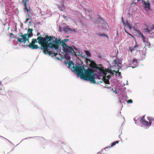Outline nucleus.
Instances as JSON below:
<instances>
[{
	"label": "nucleus",
	"instance_id": "nucleus-1",
	"mask_svg": "<svg viewBox=\"0 0 154 154\" xmlns=\"http://www.w3.org/2000/svg\"><path fill=\"white\" fill-rule=\"evenodd\" d=\"M37 42L41 45L40 49L43 50V52L44 54H47L48 53L52 57H56L57 54L52 51H50L48 48H53L57 52H58L59 51L58 45L59 44L63 47L64 53L75 56L79 55L80 54L77 49L74 48L75 50V51L71 46H68L63 40L61 41L60 39H57V38L52 36H48V35H46L45 37H42L41 35V36L38 37L36 39H32L31 43L26 45L32 49H37L39 48L37 45L35 44Z\"/></svg>",
	"mask_w": 154,
	"mask_h": 154
},
{
	"label": "nucleus",
	"instance_id": "nucleus-2",
	"mask_svg": "<svg viewBox=\"0 0 154 154\" xmlns=\"http://www.w3.org/2000/svg\"><path fill=\"white\" fill-rule=\"evenodd\" d=\"M72 68L74 72L77 75L80 76L81 79L89 81L93 83H96L94 71L92 69L88 68L85 69L83 66L80 65L76 66V67L73 66Z\"/></svg>",
	"mask_w": 154,
	"mask_h": 154
},
{
	"label": "nucleus",
	"instance_id": "nucleus-3",
	"mask_svg": "<svg viewBox=\"0 0 154 154\" xmlns=\"http://www.w3.org/2000/svg\"><path fill=\"white\" fill-rule=\"evenodd\" d=\"M32 29L29 28L28 30V33L23 34V33H19V36L22 38H17V42H23L25 43L26 41H27L29 43V38L33 36V34L32 33L33 31Z\"/></svg>",
	"mask_w": 154,
	"mask_h": 154
},
{
	"label": "nucleus",
	"instance_id": "nucleus-4",
	"mask_svg": "<svg viewBox=\"0 0 154 154\" xmlns=\"http://www.w3.org/2000/svg\"><path fill=\"white\" fill-rule=\"evenodd\" d=\"M145 116V115H144L141 118L140 120V122L145 126H150L152 122H154V119L150 117H148L147 119L149 121L148 122L144 119Z\"/></svg>",
	"mask_w": 154,
	"mask_h": 154
},
{
	"label": "nucleus",
	"instance_id": "nucleus-5",
	"mask_svg": "<svg viewBox=\"0 0 154 154\" xmlns=\"http://www.w3.org/2000/svg\"><path fill=\"white\" fill-rule=\"evenodd\" d=\"M95 68L103 72V75L105 76H106V75H107V73H111V70H110L107 69L104 70L103 67H99L97 65Z\"/></svg>",
	"mask_w": 154,
	"mask_h": 154
},
{
	"label": "nucleus",
	"instance_id": "nucleus-6",
	"mask_svg": "<svg viewBox=\"0 0 154 154\" xmlns=\"http://www.w3.org/2000/svg\"><path fill=\"white\" fill-rule=\"evenodd\" d=\"M142 40L143 41V42L144 43L145 48L146 47L149 48L150 46V43L149 41V39L148 38H146L145 37L143 38Z\"/></svg>",
	"mask_w": 154,
	"mask_h": 154
},
{
	"label": "nucleus",
	"instance_id": "nucleus-7",
	"mask_svg": "<svg viewBox=\"0 0 154 154\" xmlns=\"http://www.w3.org/2000/svg\"><path fill=\"white\" fill-rule=\"evenodd\" d=\"M29 0H23L22 2L24 7V10H26L28 13H30V9H28L27 8L26 3Z\"/></svg>",
	"mask_w": 154,
	"mask_h": 154
},
{
	"label": "nucleus",
	"instance_id": "nucleus-8",
	"mask_svg": "<svg viewBox=\"0 0 154 154\" xmlns=\"http://www.w3.org/2000/svg\"><path fill=\"white\" fill-rule=\"evenodd\" d=\"M63 30L65 32H67L69 31L71 32H75V29H71L69 28L68 26H66L64 27Z\"/></svg>",
	"mask_w": 154,
	"mask_h": 154
},
{
	"label": "nucleus",
	"instance_id": "nucleus-9",
	"mask_svg": "<svg viewBox=\"0 0 154 154\" xmlns=\"http://www.w3.org/2000/svg\"><path fill=\"white\" fill-rule=\"evenodd\" d=\"M138 47L139 45L136 44L134 47L131 46L129 47V49L131 52H132V51H136L137 48H138Z\"/></svg>",
	"mask_w": 154,
	"mask_h": 154
},
{
	"label": "nucleus",
	"instance_id": "nucleus-10",
	"mask_svg": "<svg viewBox=\"0 0 154 154\" xmlns=\"http://www.w3.org/2000/svg\"><path fill=\"white\" fill-rule=\"evenodd\" d=\"M104 75V77H106L108 79H106L105 78H104L103 79L104 82L106 84H109V79H110V76L109 75H106V76H105Z\"/></svg>",
	"mask_w": 154,
	"mask_h": 154
},
{
	"label": "nucleus",
	"instance_id": "nucleus-11",
	"mask_svg": "<svg viewBox=\"0 0 154 154\" xmlns=\"http://www.w3.org/2000/svg\"><path fill=\"white\" fill-rule=\"evenodd\" d=\"M143 2L144 3L145 8H148L149 9L151 10V5L150 3L149 2H146L145 1H143Z\"/></svg>",
	"mask_w": 154,
	"mask_h": 154
},
{
	"label": "nucleus",
	"instance_id": "nucleus-12",
	"mask_svg": "<svg viewBox=\"0 0 154 154\" xmlns=\"http://www.w3.org/2000/svg\"><path fill=\"white\" fill-rule=\"evenodd\" d=\"M135 31L137 32L139 35L142 39L144 36L143 35V33L139 29H136Z\"/></svg>",
	"mask_w": 154,
	"mask_h": 154
},
{
	"label": "nucleus",
	"instance_id": "nucleus-13",
	"mask_svg": "<svg viewBox=\"0 0 154 154\" xmlns=\"http://www.w3.org/2000/svg\"><path fill=\"white\" fill-rule=\"evenodd\" d=\"M90 66L92 67L95 68L97 65L94 62L92 61L90 63Z\"/></svg>",
	"mask_w": 154,
	"mask_h": 154
},
{
	"label": "nucleus",
	"instance_id": "nucleus-14",
	"mask_svg": "<svg viewBox=\"0 0 154 154\" xmlns=\"http://www.w3.org/2000/svg\"><path fill=\"white\" fill-rule=\"evenodd\" d=\"M73 64H74L72 61H69L68 63V67L69 68H70L72 67V66H74Z\"/></svg>",
	"mask_w": 154,
	"mask_h": 154
},
{
	"label": "nucleus",
	"instance_id": "nucleus-15",
	"mask_svg": "<svg viewBox=\"0 0 154 154\" xmlns=\"http://www.w3.org/2000/svg\"><path fill=\"white\" fill-rule=\"evenodd\" d=\"M119 143V141H114L112 143L111 146H109V147L110 148L111 147H112L113 146L115 145L116 144H118Z\"/></svg>",
	"mask_w": 154,
	"mask_h": 154
},
{
	"label": "nucleus",
	"instance_id": "nucleus-16",
	"mask_svg": "<svg viewBox=\"0 0 154 154\" xmlns=\"http://www.w3.org/2000/svg\"><path fill=\"white\" fill-rule=\"evenodd\" d=\"M132 63L134 64V65H137V60L135 59H133L132 61Z\"/></svg>",
	"mask_w": 154,
	"mask_h": 154
},
{
	"label": "nucleus",
	"instance_id": "nucleus-17",
	"mask_svg": "<svg viewBox=\"0 0 154 154\" xmlns=\"http://www.w3.org/2000/svg\"><path fill=\"white\" fill-rule=\"evenodd\" d=\"M126 25L128 26L129 28L130 29H132V25L131 24L129 23L128 21L126 22Z\"/></svg>",
	"mask_w": 154,
	"mask_h": 154
},
{
	"label": "nucleus",
	"instance_id": "nucleus-18",
	"mask_svg": "<svg viewBox=\"0 0 154 154\" xmlns=\"http://www.w3.org/2000/svg\"><path fill=\"white\" fill-rule=\"evenodd\" d=\"M115 62L116 64H117V65H118V64L121 65V63H122V61L121 60H115Z\"/></svg>",
	"mask_w": 154,
	"mask_h": 154
},
{
	"label": "nucleus",
	"instance_id": "nucleus-19",
	"mask_svg": "<svg viewBox=\"0 0 154 154\" xmlns=\"http://www.w3.org/2000/svg\"><path fill=\"white\" fill-rule=\"evenodd\" d=\"M27 15H28V17L26 18V20L25 21V23H27L28 21L30 19V14H29V13H28Z\"/></svg>",
	"mask_w": 154,
	"mask_h": 154
},
{
	"label": "nucleus",
	"instance_id": "nucleus-20",
	"mask_svg": "<svg viewBox=\"0 0 154 154\" xmlns=\"http://www.w3.org/2000/svg\"><path fill=\"white\" fill-rule=\"evenodd\" d=\"M85 54L88 57H91V55L90 53L88 51H85Z\"/></svg>",
	"mask_w": 154,
	"mask_h": 154
},
{
	"label": "nucleus",
	"instance_id": "nucleus-21",
	"mask_svg": "<svg viewBox=\"0 0 154 154\" xmlns=\"http://www.w3.org/2000/svg\"><path fill=\"white\" fill-rule=\"evenodd\" d=\"M97 35L100 36H106L107 37V36L105 35V34H98Z\"/></svg>",
	"mask_w": 154,
	"mask_h": 154
},
{
	"label": "nucleus",
	"instance_id": "nucleus-22",
	"mask_svg": "<svg viewBox=\"0 0 154 154\" xmlns=\"http://www.w3.org/2000/svg\"><path fill=\"white\" fill-rule=\"evenodd\" d=\"M65 58L67 59H68L69 60L70 59V57L69 56H68V55L67 54H65Z\"/></svg>",
	"mask_w": 154,
	"mask_h": 154
},
{
	"label": "nucleus",
	"instance_id": "nucleus-23",
	"mask_svg": "<svg viewBox=\"0 0 154 154\" xmlns=\"http://www.w3.org/2000/svg\"><path fill=\"white\" fill-rule=\"evenodd\" d=\"M10 36L11 37H13L14 38H16V36H15V35H14L13 33H10Z\"/></svg>",
	"mask_w": 154,
	"mask_h": 154
},
{
	"label": "nucleus",
	"instance_id": "nucleus-24",
	"mask_svg": "<svg viewBox=\"0 0 154 154\" xmlns=\"http://www.w3.org/2000/svg\"><path fill=\"white\" fill-rule=\"evenodd\" d=\"M133 102V101L131 99L128 100L127 101V103H131Z\"/></svg>",
	"mask_w": 154,
	"mask_h": 154
},
{
	"label": "nucleus",
	"instance_id": "nucleus-25",
	"mask_svg": "<svg viewBox=\"0 0 154 154\" xmlns=\"http://www.w3.org/2000/svg\"><path fill=\"white\" fill-rule=\"evenodd\" d=\"M115 72L117 73V74H118V75H121V72H119V71H115Z\"/></svg>",
	"mask_w": 154,
	"mask_h": 154
},
{
	"label": "nucleus",
	"instance_id": "nucleus-26",
	"mask_svg": "<svg viewBox=\"0 0 154 154\" xmlns=\"http://www.w3.org/2000/svg\"><path fill=\"white\" fill-rule=\"evenodd\" d=\"M146 32L148 33H149L150 32V30L148 29H146Z\"/></svg>",
	"mask_w": 154,
	"mask_h": 154
},
{
	"label": "nucleus",
	"instance_id": "nucleus-27",
	"mask_svg": "<svg viewBox=\"0 0 154 154\" xmlns=\"http://www.w3.org/2000/svg\"><path fill=\"white\" fill-rule=\"evenodd\" d=\"M69 40L68 39H64L63 40V41H64V42H67V41H68Z\"/></svg>",
	"mask_w": 154,
	"mask_h": 154
},
{
	"label": "nucleus",
	"instance_id": "nucleus-28",
	"mask_svg": "<svg viewBox=\"0 0 154 154\" xmlns=\"http://www.w3.org/2000/svg\"><path fill=\"white\" fill-rule=\"evenodd\" d=\"M89 62H90V63L92 62L90 60V59H88L87 60Z\"/></svg>",
	"mask_w": 154,
	"mask_h": 154
},
{
	"label": "nucleus",
	"instance_id": "nucleus-29",
	"mask_svg": "<svg viewBox=\"0 0 154 154\" xmlns=\"http://www.w3.org/2000/svg\"><path fill=\"white\" fill-rule=\"evenodd\" d=\"M125 32L127 33L128 34V33H129L125 29Z\"/></svg>",
	"mask_w": 154,
	"mask_h": 154
},
{
	"label": "nucleus",
	"instance_id": "nucleus-30",
	"mask_svg": "<svg viewBox=\"0 0 154 154\" xmlns=\"http://www.w3.org/2000/svg\"><path fill=\"white\" fill-rule=\"evenodd\" d=\"M128 35H130V36H131L132 37H133V36L131 35V34L130 33H129Z\"/></svg>",
	"mask_w": 154,
	"mask_h": 154
},
{
	"label": "nucleus",
	"instance_id": "nucleus-31",
	"mask_svg": "<svg viewBox=\"0 0 154 154\" xmlns=\"http://www.w3.org/2000/svg\"><path fill=\"white\" fill-rule=\"evenodd\" d=\"M114 92L115 93V94L117 93V92L116 90H115V91H114Z\"/></svg>",
	"mask_w": 154,
	"mask_h": 154
},
{
	"label": "nucleus",
	"instance_id": "nucleus-32",
	"mask_svg": "<svg viewBox=\"0 0 154 154\" xmlns=\"http://www.w3.org/2000/svg\"><path fill=\"white\" fill-rule=\"evenodd\" d=\"M137 2H140V1H142L143 2L144 1H143V0H137Z\"/></svg>",
	"mask_w": 154,
	"mask_h": 154
},
{
	"label": "nucleus",
	"instance_id": "nucleus-33",
	"mask_svg": "<svg viewBox=\"0 0 154 154\" xmlns=\"http://www.w3.org/2000/svg\"><path fill=\"white\" fill-rule=\"evenodd\" d=\"M29 25H31V21H29Z\"/></svg>",
	"mask_w": 154,
	"mask_h": 154
}]
</instances>
